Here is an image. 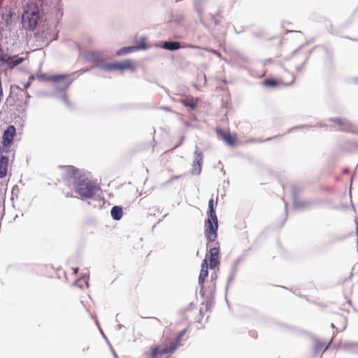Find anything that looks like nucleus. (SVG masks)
Wrapping results in <instances>:
<instances>
[{
    "instance_id": "f257e3e1",
    "label": "nucleus",
    "mask_w": 358,
    "mask_h": 358,
    "mask_svg": "<svg viewBox=\"0 0 358 358\" xmlns=\"http://www.w3.org/2000/svg\"><path fill=\"white\" fill-rule=\"evenodd\" d=\"M187 331L185 329L180 331L176 337L169 342L163 343L154 347H151L148 351L145 353L146 358H157L159 356L173 354L176 349L181 345L182 340Z\"/></svg>"
},
{
    "instance_id": "f03ea898",
    "label": "nucleus",
    "mask_w": 358,
    "mask_h": 358,
    "mask_svg": "<svg viewBox=\"0 0 358 358\" xmlns=\"http://www.w3.org/2000/svg\"><path fill=\"white\" fill-rule=\"evenodd\" d=\"M72 187L82 199H92L100 191L99 186L95 182L83 176Z\"/></svg>"
},
{
    "instance_id": "7ed1b4c3",
    "label": "nucleus",
    "mask_w": 358,
    "mask_h": 358,
    "mask_svg": "<svg viewBox=\"0 0 358 358\" xmlns=\"http://www.w3.org/2000/svg\"><path fill=\"white\" fill-rule=\"evenodd\" d=\"M38 20V8L35 3H28L22 17L23 27L26 29H34L36 27Z\"/></svg>"
},
{
    "instance_id": "20e7f679",
    "label": "nucleus",
    "mask_w": 358,
    "mask_h": 358,
    "mask_svg": "<svg viewBox=\"0 0 358 358\" xmlns=\"http://www.w3.org/2000/svg\"><path fill=\"white\" fill-rule=\"evenodd\" d=\"M63 169H64V182L66 187L63 188L62 192L67 198L73 197L71 186H73L83 176L79 169L73 166H67Z\"/></svg>"
},
{
    "instance_id": "39448f33",
    "label": "nucleus",
    "mask_w": 358,
    "mask_h": 358,
    "mask_svg": "<svg viewBox=\"0 0 358 358\" xmlns=\"http://www.w3.org/2000/svg\"><path fill=\"white\" fill-rule=\"evenodd\" d=\"M101 69L106 71H124L126 69H132L133 64L130 60H125L122 62L107 63L101 62L97 65Z\"/></svg>"
},
{
    "instance_id": "423d86ee",
    "label": "nucleus",
    "mask_w": 358,
    "mask_h": 358,
    "mask_svg": "<svg viewBox=\"0 0 358 358\" xmlns=\"http://www.w3.org/2000/svg\"><path fill=\"white\" fill-rule=\"evenodd\" d=\"M218 229L217 218L212 220L208 218L205 222V236L209 242H213L217 238Z\"/></svg>"
},
{
    "instance_id": "0eeeda50",
    "label": "nucleus",
    "mask_w": 358,
    "mask_h": 358,
    "mask_svg": "<svg viewBox=\"0 0 358 358\" xmlns=\"http://www.w3.org/2000/svg\"><path fill=\"white\" fill-rule=\"evenodd\" d=\"M24 61V58L18 55L10 56L6 53H0V62L9 69H13Z\"/></svg>"
},
{
    "instance_id": "6e6552de",
    "label": "nucleus",
    "mask_w": 358,
    "mask_h": 358,
    "mask_svg": "<svg viewBox=\"0 0 358 358\" xmlns=\"http://www.w3.org/2000/svg\"><path fill=\"white\" fill-rule=\"evenodd\" d=\"M216 134L219 136L228 145L233 147L237 143V136L232 135L229 131H223L220 129H216Z\"/></svg>"
},
{
    "instance_id": "1a4fd4ad",
    "label": "nucleus",
    "mask_w": 358,
    "mask_h": 358,
    "mask_svg": "<svg viewBox=\"0 0 358 358\" xmlns=\"http://www.w3.org/2000/svg\"><path fill=\"white\" fill-rule=\"evenodd\" d=\"M5 152H0V178L7 176L9 159Z\"/></svg>"
},
{
    "instance_id": "9d476101",
    "label": "nucleus",
    "mask_w": 358,
    "mask_h": 358,
    "mask_svg": "<svg viewBox=\"0 0 358 358\" xmlns=\"http://www.w3.org/2000/svg\"><path fill=\"white\" fill-rule=\"evenodd\" d=\"M164 49L169 50H176L180 49V48H199V46L191 45V44H184L182 45L178 41H169L165 42L162 46Z\"/></svg>"
},
{
    "instance_id": "9b49d317",
    "label": "nucleus",
    "mask_w": 358,
    "mask_h": 358,
    "mask_svg": "<svg viewBox=\"0 0 358 358\" xmlns=\"http://www.w3.org/2000/svg\"><path fill=\"white\" fill-rule=\"evenodd\" d=\"M210 268H215L220 264V250L218 248H213L210 249Z\"/></svg>"
},
{
    "instance_id": "f8f14e48",
    "label": "nucleus",
    "mask_w": 358,
    "mask_h": 358,
    "mask_svg": "<svg viewBox=\"0 0 358 358\" xmlns=\"http://www.w3.org/2000/svg\"><path fill=\"white\" fill-rule=\"evenodd\" d=\"M208 275V261L206 259H204L201 263V268L199 276V282L200 285H202L204 282Z\"/></svg>"
},
{
    "instance_id": "ddd939ff",
    "label": "nucleus",
    "mask_w": 358,
    "mask_h": 358,
    "mask_svg": "<svg viewBox=\"0 0 358 358\" xmlns=\"http://www.w3.org/2000/svg\"><path fill=\"white\" fill-rule=\"evenodd\" d=\"M199 102L198 98H194L192 96H187L181 100V103L186 107H189L192 109H195Z\"/></svg>"
},
{
    "instance_id": "4468645a",
    "label": "nucleus",
    "mask_w": 358,
    "mask_h": 358,
    "mask_svg": "<svg viewBox=\"0 0 358 358\" xmlns=\"http://www.w3.org/2000/svg\"><path fill=\"white\" fill-rule=\"evenodd\" d=\"M217 201L215 202L213 198H211L208 201V218H211L212 220H216L217 215L215 210L214 209V205H217Z\"/></svg>"
},
{
    "instance_id": "2eb2a0df",
    "label": "nucleus",
    "mask_w": 358,
    "mask_h": 358,
    "mask_svg": "<svg viewBox=\"0 0 358 358\" xmlns=\"http://www.w3.org/2000/svg\"><path fill=\"white\" fill-rule=\"evenodd\" d=\"M289 85V84H285L282 81H278L274 79H266L263 81V85L268 87H274L280 85Z\"/></svg>"
},
{
    "instance_id": "dca6fc26",
    "label": "nucleus",
    "mask_w": 358,
    "mask_h": 358,
    "mask_svg": "<svg viewBox=\"0 0 358 358\" xmlns=\"http://www.w3.org/2000/svg\"><path fill=\"white\" fill-rule=\"evenodd\" d=\"M110 213L114 220H119L122 217L123 212L121 207L114 206L112 208Z\"/></svg>"
},
{
    "instance_id": "f3484780",
    "label": "nucleus",
    "mask_w": 358,
    "mask_h": 358,
    "mask_svg": "<svg viewBox=\"0 0 358 358\" xmlns=\"http://www.w3.org/2000/svg\"><path fill=\"white\" fill-rule=\"evenodd\" d=\"M49 80H52L55 83H59L61 81H65V86L67 87L69 83H67V76L64 75L53 76L48 78Z\"/></svg>"
},
{
    "instance_id": "a211bd4d",
    "label": "nucleus",
    "mask_w": 358,
    "mask_h": 358,
    "mask_svg": "<svg viewBox=\"0 0 358 358\" xmlns=\"http://www.w3.org/2000/svg\"><path fill=\"white\" fill-rule=\"evenodd\" d=\"M196 157L194 160L193 166L194 167H198L199 170L201 169V164L203 162V155L201 152H195Z\"/></svg>"
},
{
    "instance_id": "6ab92c4d",
    "label": "nucleus",
    "mask_w": 358,
    "mask_h": 358,
    "mask_svg": "<svg viewBox=\"0 0 358 358\" xmlns=\"http://www.w3.org/2000/svg\"><path fill=\"white\" fill-rule=\"evenodd\" d=\"M331 121L334 122L335 124L339 125L341 127L343 128V129H345V127H348L349 125V123L347 120L341 119V118H332Z\"/></svg>"
},
{
    "instance_id": "aec40b11",
    "label": "nucleus",
    "mask_w": 358,
    "mask_h": 358,
    "mask_svg": "<svg viewBox=\"0 0 358 358\" xmlns=\"http://www.w3.org/2000/svg\"><path fill=\"white\" fill-rule=\"evenodd\" d=\"M329 347V345H326L325 343L322 342H317L314 346V352L315 353H317L321 350L325 351Z\"/></svg>"
},
{
    "instance_id": "412c9836",
    "label": "nucleus",
    "mask_w": 358,
    "mask_h": 358,
    "mask_svg": "<svg viewBox=\"0 0 358 358\" xmlns=\"http://www.w3.org/2000/svg\"><path fill=\"white\" fill-rule=\"evenodd\" d=\"M138 48L137 47H135V46H130V47H124L122 49H120L118 52H117V55H122V54H127V53H129V52H131L136 50H137Z\"/></svg>"
},
{
    "instance_id": "4be33fe9",
    "label": "nucleus",
    "mask_w": 358,
    "mask_h": 358,
    "mask_svg": "<svg viewBox=\"0 0 358 358\" xmlns=\"http://www.w3.org/2000/svg\"><path fill=\"white\" fill-rule=\"evenodd\" d=\"M75 285L80 287H83L84 286H86L87 287L88 285H87V282L86 281V280L85 278H80L78 279L76 282H75Z\"/></svg>"
},
{
    "instance_id": "5701e85b",
    "label": "nucleus",
    "mask_w": 358,
    "mask_h": 358,
    "mask_svg": "<svg viewBox=\"0 0 358 358\" xmlns=\"http://www.w3.org/2000/svg\"><path fill=\"white\" fill-rule=\"evenodd\" d=\"M78 268H73V272H74L75 274H76L78 273Z\"/></svg>"
},
{
    "instance_id": "b1692460",
    "label": "nucleus",
    "mask_w": 358,
    "mask_h": 358,
    "mask_svg": "<svg viewBox=\"0 0 358 358\" xmlns=\"http://www.w3.org/2000/svg\"><path fill=\"white\" fill-rule=\"evenodd\" d=\"M356 232H357V238H358V223L357 224V230H356Z\"/></svg>"
},
{
    "instance_id": "393cba45",
    "label": "nucleus",
    "mask_w": 358,
    "mask_h": 358,
    "mask_svg": "<svg viewBox=\"0 0 358 358\" xmlns=\"http://www.w3.org/2000/svg\"><path fill=\"white\" fill-rule=\"evenodd\" d=\"M331 327H332L333 328H337V327H336V325H335L334 323H332V324H331Z\"/></svg>"
},
{
    "instance_id": "a878e982",
    "label": "nucleus",
    "mask_w": 358,
    "mask_h": 358,
    "mask_svg": "<svg viewBox=\"0 0 358 358\" xmlns=\"http://www.w3.org/2000/svg\"><path fill=\"white\" fill-rule=\"evenodd\" d=\"M357 252H358V238H357Z\"/></svg>"
}]
</instances>
